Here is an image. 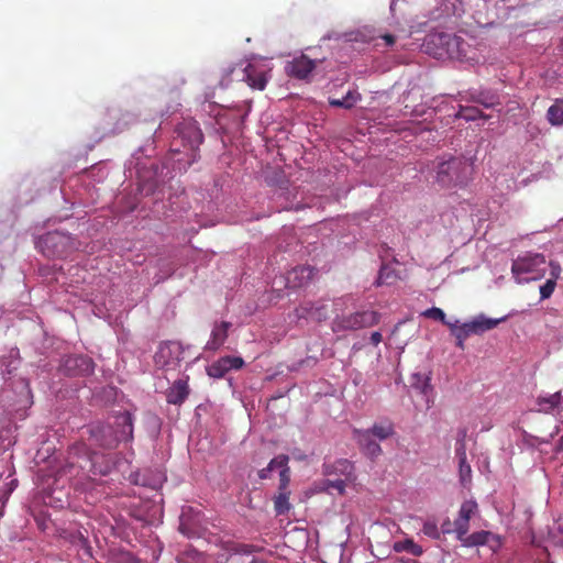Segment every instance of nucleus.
Wrapping results in <instances>:
<instances>
[{
	"mask_svg": "<svg viewBox=\"0 0 563 563\" xmlns=\"http://www.w3.org/2000/svg\"><path fill=\"white\" fill-rule=\"evenodd\" d=\"M115 424L120 428L117 431L102 423L91 424L88 428L89 442L103 449H114L121 441L132 440L133 418L129 411L119 413L115 417Z\"/></svg>",
	"mask_w": 563,
	"mask_h": 563,
	"instance_id": "nucleus-1",
	"label": "nucleus"
},
{
	"mask_svg": "<svg viewBox=\"0 0 563 563\" xmlns=\"http://www.w3.org/2000/svg\"><path fill=\"white\" fill-rule=\"evenodd\" d=\"M68 459V465L70 467L78 464L81 470H85L89 466V471L93 475H108L114 466V462L110 455L98 454L96 452L89 453L86 443L74 444L69 449Z\"/></svg>",
	"mask_w": 563,
	"mask_h": 563,
	"instance_id": "nucleus-2",
	"label": "nucleus"
},
{
	"mask_svg": "<svg viewBox=\"0 0 563 563\" xmlns=\"http://www.w3.org/2000/svg\"><path fill=\"white\" fill-rule=\"evenodd\" d=\"M472 166L464 157H450L437 168V183L443 188L465 185L471 176Z\"/></svg>",
	"mask_w": 563,
	"mask_h": 563,
	"instance_id": "nucleus-3",
	"label": "nucleus"
},
{
	"mask_svg": "<svg viewBox=\"0 0 563 563\" xmlns=\"http://www.w3.org/2000/svg\"><path fill=\"white\" fill-rule=\"evenodd\" d=\"M545 256L540 253H527L512 261L511 274L517 284L539 280L545 275Z\"/></svg>",
	"mask_w": 563,
	"mask_h": 563,
	"instance_id": "nucleus-4",
	"label": "nucleus"
},
{
	"mask_svg": "<svg viewBox=\"0 0 563 563\" xmlns=\"http://www.w3.org/2000/svg\"><path fill=\"white\" fill-rule=\"evenodd\" d=\"M505 318L492 319L481 314L470 322L459 324V321L448 323L452 335L456 339V345L464 349V341L472 334H482L496 328Z\"/></svg>",
	"mask_w": 563,
	"mask_h": 563,
	"instance_id": "nucleus-5",
	"label": "nucleus"
},
{
	"mask_svg": "<svg viewBox=\"0 0 563 563\" xmlns=\"http://www.w3.org/2000/svg\"><path fill=\"white\" fill-rule=\"evenodd\" d=\"M177 136L174 139L172 146H176L177 142L180 141L181 144L190 151V162L196 161L197 151L199 150L200 144L203 142V134L198 126L197 122L194 120H185L181 122L177 130ZM173 152L180 153L178 147H172Z\"/></svg>",
	"mask_w": 563,
	"mask_h": 563,
	"instance_id": "nucleus-6",
	"label": "nucleus"
},
{
	"mask_svg": "<svg viewBox=\"0 0 563 563\" xmlns=\"http://www.w3.org/2000/svg\"><path fill=\"white\" fill-rule=\"evenodd\" d=\"M380 314L376 311H356L347 316L333 319L331 329L333 332L356 331L373 327L379 322Z\"/></svg>",
	"mask_w": 563,
	"mask_h": 563,
	"instance_id": "nucleus-7",
	"label": "nucleus"
},
{
	"mask_svg": "<svg viewBox=\"0 0 563 563\" xmlns=\"http://www.w3.org/2000/svg\"><path fill=\"white\" fill-rule=\"evenodd\" d=\"M38 247L47 257H63L74 249V243L69 235L55 231L41 236Z\"/></svg>",
	"mask_w": 563,
	"mask_h": 563,
	"instance_id": "nucleus-8",
	"label": "nucleus"
},
{
	"mask_svg": "<svg viewBox=\"0 0 563 563\" xmlns=\"http://www.w3.org/2000/svg\"><path fill=\"white\" fill-rule=\"evenodd\" d=\"M235 73L241 77L240 80L246 81L252 89L264 90L267 85V71L262 68H257L253 64L231 67L221 80V84L223 85L224 81L229 82L228 77Z\"/></svg>",
	"mask_w": 563,
	"mask_h": 563,
	"instance_id": "nucleus-9",
	"label": "nucleus"
},
{
	"mask_svg": "<svg viewBox=\"0 0 563 563\" xmlns=\"http://www.w3.org/2000/svg\"><path fill=\"white\" fill-rule=\"evenodd\" d=\"M431 42L441 45L450 58L463 59L466 57L467 43L460 36L439 33L432 35Z\"/></svg>",
	"mask_w": 563,
	"mask_h": 563,
	"instance_id": "nucleus-10",
	"label": "nucleus"
},
{
	"mask_svg": "<svg viewBox=\"0 0 563 563\" xmlns=\"http://www.w3.org/2000/svg\"><path fill=\"white\" fill-rule=\"evenodd\" d=\"M316 67L317 62L302 54L288 60L285 65V71L289 77L308 80Z\"/></svg>",
	"mask_w": 563,
	"mask_h": 563,
	"instance_id": "nucleus-11",
	"label": "nucleus"
},
{
	"mask_svg": "<svg viewBox=\"0 0 563 563\" xmlns=\"http://www.w3.org/2000/svg\"><path fill=\"white\" fill-rule=\"evenodd\" d=\"M64 371L69 376H88L95 371V363L87 355H73L65 360Z\"/></svg>",
	"mask_w": 563,
	"mask_h": 563,
	"instance_id": "nucleus-12",
	"label": "nucleus"
},
{
	"mask_svg": "<svg viewBox=\"0 0 563 563\" xmlns=\"http://www.w3.org/2000/svg\"><path fill=\"white\" fill-rule=\"evenodd\" d=\"M322 470L325 477H344L345 479H355L354 465L346 459H340L334 462H324Z\"/></svg>",
	"mask_w": 563,
	"mask_h": 563,
	"instance_id": "nucleus-13",
	"label": "nucleus"
},
{
	"mask_svg": "<svg viewBox=\"0 0 563 563\" xmlns=\"http://www.w3.org/2000/svg\"><path fill=\"white\" fill-rule=\"evenodd\" d=\"M222 549L228 553L224 558L225 563H245L244 556H249L255 551L254 545L233 542L224 543Z\"/></svg>",
	"mask_w": 563,
	"mask_h": 563,
	"instance_id": "nucleus-14",
	"label": "nucleus"
},
{
	"mask_svg": "<svg viewBox=\"0 0 563 563\" xmlns=\"http://www.w3.org/2000/svg\"><path fill=\"white\" fill-rule=\"evenodd\" d=\"M231 325V322L228 321L216 322L211 331L210 340L207 342L205 350H219L228 339V332Z\"/></svg>",
	"mask_w": 563,
	"mask_h": 563,
	"instance_id": "nucleus-15",
	"label": "nucleus"
},
{
	"mask_svg": "<svg viewBox=\"0 0 563 563\" xmlns=\"http://www.w3.org/2000/svg\"><path fill=\"white\" fill-rule=\"evenodd\" d=\"M313 268L310 266H298L287 273V286L290 288H299L305 286L313 277Z\"/></svg>",
	"mask_w": 563,
	"mask_h": 563,
	"instance_id": "nucleus-16",
	"label": "nucleus"
},
{
	"mask_svg": "<svg viewBox=\"0 0 563 563\" xmlns=\"http://www.w3.org/2000/svg\"><path fill=\"white\" fill-rule=\"evenodd\" d=\"M189 395V386L187 379H177L166 390V400L170 405H181Z\"/></svg>",
	"mask_w": 563,
	"mask_h": 563,
	"instance_id": "nucleus-17",
	"label": "nucleus"
},
{
	"mask_svg": "<svg viewBox=\"0 0 563 563\" xmlns=\"http://www.w3.org/2000/svg\"><path fill=\"white\" fill-rule=\"evenodd\" d=\"M356 432H357L358 443H360L363 452L367 456H369L372 459H375L378 455H380L382 448H380V445L376 441H374L369 437V432H362V431H356Z\"/></svg>",
	"mask_w": 563,
	"mask_h": 563,
	"instance_id": "nucleus-18",
	"label": "nucleus"
},
{
	"mask_svg": "<svg viewBox=\"0 0 563 563\" xmlns=\"http://www.w3.org/2000/svg\"><path fill=\"white\" fill-rule=\"evenodd\" d=\"M547 119L553 126L563 125V99H556L548 109Z\"/></svg>",
	"mask_w": 563,
	"mask_h": 563,
	"instance_id": "nucleus-19",
	"label": "nucleus"
},
{
	"mask_svg": "<svg viewBox=\"0 0 563 563\" xmlns=\"http://www.w3.org/2000/svg\"><path fill=\"white\" fill-rule=\"evenodd\" d=\"M361 96L356 91H349L343 98H330L329 103L335 108L351 109L360 100Z\"/></svg>",
	"mask_w": 563,
	"mask_h": 563,
	"instance_id": "nucleus-20",
	"label": "nucleus"
},
{
	"mask_svg": "<svg viewBox=\"0 0 563 563\" xmlns=\"http://www.w3.org/2000/svg\"><path fill=\"white\" fill-rule=\"evenodd\" d=\"M562 399L561 393L556 391L547 397H539L537 404L539 406V410L545 413L551 412L555 409Z\"/></svg>",
	"mask_w": 563,
	"mask_h": 563,
	"instance_id": "nucleus-21",
	"label": "nucleus"
},
{
	"mask_svg": "<svg viewBox=\"0 0 563 563\" xmlns=\"http://www.w3.org/2000/svg\"><path fill=\"white\" fill-rule=\"evenodd\" d=\"M456 455L459 457L461 482L464 484L471 479L472 468L466 462V453L463 443L461 444V448L456 449Z\"/></svg>",
	"mask_w": 563,
	"mask_h": 563,
	"instance_id": "nucleus-22",
	"label": "nucleus"
},
{
	"mask_svg": "<svg viewBox=\"0 0 563 563\" xmlns=\"http://www.w3.org/2000/svg\"><path fill=\"white\" fill-rule=\"evenodd\" d=\"M472 99L484 106L485 108H493L496 104H499V97L496 93L489 91H479L472 95Z\"/></svg>",
	"mask_w": 563,
	"mask_h": 563,
	"instance_id": "nucleus-23",
	"label": "nucleus"
},
{
	"mask_svg": "<svg viewBox=\"0 0 563 563\" xmlns=\"http://www.w3.org/2000/svg\"><path fill=\"white\" fill-rule=\"evenodd\" d=\"M363 432H369V437H375L379 440H386L394 433V428L390 423H375L371 429Z\"/></svg>",
	"mask_w": 563,
	"mask_h": 563,
	"instance_id": "nucleus-24",
	"label": "nucleus"
},
{
	"mask_svg": "<svg viewBox=\"0 0 563 563\" xmlns=\"http://www.w3.org/2000/svg\"><path fill=\"white\" fill-rule=\"evenodd\" d=\"M397 278L398 276L394 268L388 265H382L375 285H393Z\"/></svg>",
	"mask_w": 563,
	"mask_h": 563,
	"instance_id": "nucleus-25",
	"label": "nucleus"
},
{
	"mask_svg": "<svg viewBox=\"0 0 563 563\" xmlns=\"http://www.w3.org/2000/svg\"><path fill=\"white\" fill-rule=\"evenodd\" d=\"M353 481L354 479H345L344 477H327L322 484L324 489H335L340 495H343L345 493L346 483Z\"/></svg>",
	"mask_w": 563,
	"mask_h": 563,
	"instance_id": "nucleus-26",
	"label": "nucleus"
},
{
	"mask_svg": "<svg viewBox=\"0 0 563 563\" xmlns=\"http://www.w3.org/2000/svg\"><path fill=\"white\" fill-rule=\"evenodd\" d=\"M290 492H278L274 497V509L277 515H284L290 509Z\"/></svg>",
	"mask_w": 563,
	"mask_h": 563,
	"instance_id": "nucleus-27",
	"label": "nucleus"
},
{
	"mask_svg": "<svg viewBox=\"0 0 563 563\" xmlns=\"http://www.w3.org/2000/svg\"><path fill=\"white\" fill-rule=\"evenodd\" d=\"M457 118H462L466 121H475L477 119H488L489 117L484 114L482 110L476 107H461L456 114Z\"/></svg>",
	"mask_w": 563,
	"mask_h": 563,
	"instance_id": "nucleus-28",
	"label": "nucleus"
},
{
	"mask_svg": "<svg viewBox=\"0 0 563 563\" xmlns=\"http://www.w3.org/2000/svg\"><path fill=\"white\" fill-rule=\"evenodd\" d=\"M301 309L306 312V314L317 321H322L327 319L325 306H317L314 303H306L301 306Z\"/></svg>",
	"mask_w": 563,
	"mask_h": 563,
	"instance_id": "nucleus-29",
	"label": "nucleus"
},
{
	"mask_svg": "<svg viewBox=\"0 0 563 563\" xmlns=\"http://www.w3.org/2000/svg\"><path fill=\"white\" fill-rule=\"evenodd\" d=\"M488 531H478L470 536H465L464 540H461L465 547L483 545L488 541Z\"/></svg>",
	"mask_w": 563,
	"mask_h": 563,
	"instance_id": "nucleus-30",
	"label": "nucleus"
},
{
	"mask_svg": "<svg viewBox=\"0 0 563 563\" xmlns=\"http://www.w3.org/2000/svg\"><path fill=\"white\" fill-rule=\"evenodd\" d=\"M225 362L224 356L213 362L207 368L208 375L213 378H222L229 372Z\"/></svg>",
	"mask_w": 563,
	"mask_h": 563,
	"instance_id": "nucleus-31",
	"label": "nucleus"
},
{
	"mask_svg": "<svg viewBox=\"0 0 563 563\" xmlns=\"http://www.w3.org/2000/svg\"><path fill=\"white\" fill-rule=\"evenodd\" d=\"M396 552L408 551L413 555H420L422 553L421 547L417 545L412 540L399 541L394 544Z\"/></svg>",
	"mask_w": 563,
	"mask_h": 563,
	"instance_id": "nucleus-32",
	"label": "nucleus"
},
{
	"mask_svg": "<svg viewBox=\"0 0 563 563\" xmlns=\"http://www.w3.org/2000/svg\"><path fill=\"white\" fill-rule=\"evenodd\" d=\"M477 503L475 500H465L460 508L459 517L470 521L472 516L477 511Z\"/></svg>",
	"mask_w": 563,
	"mask_h": 563,
	"instance_id": "nucleus-33",
	"label": "nucleus"
},
{
	"mask_svg": "<svg viewBox=\"0 0 563 563\" xmlns=\"http://www.w3.org/2000/svg\"><path fill=\"white\" fill-rule=\"evenodd\" d=\"M422 316L429 319L438 320L445 325H448V323H451L450 321L446 320L444 311L437 307L427 309L426 311L422 312Z\"/></svg>",
	"mask_w": 563,
	"mask_h": 563,
	"instance_id": "nucleus-34",
	"label": "nucleus"
},
{
	"mask_svg": "<svg viewBox=\"0 0 563 563\" xmlns=\"http://www.w3.org/2000/svg\"><path fill=\"white\" fill-rule=\"evenodd\" d=\"M470 528V521L457 517L454 521V531L456 533L457 539L464 540V537L467 534Z\"/></svg>",
	"mask_w": 563,
	"mask_h": 563,
	"instance_id": "nucleus-35",
	"label": "nucleus"
},
{
	"mask_svg": "<svg viewBox=\"0 0 563 563\" xmlns=\"http://www.w3.org/2000/svg\"><path fill=\"white\" fill-rule=\"evenodd\" d=\"M556 287V282L553 279H548L542 286H540V299L545 300L549 299L554 292Z\"/></svg>",
	"mask_w": 563,
	"mask_h": 563,
	"instance_id": "nucleus-36",
	"label": "nucleus"
},
{
	"mask_svg": "<svg viewBox=\"0 0 563 563\" xmlns=\"http://www.w3.org/2000/svg\"><path fill=\"white\" fill-rule=\"evenodd\" d=\"M288 462H289V457L288 455L286 454H279L277 455L276 457H274L269 463V468L275 470V468H280L284 470V468H289L288 467Z\"/></svg>",
	"mask_w": 563,
	"mask_h": 563,
	"instance_id": "nucleus-37",
	"label": "nucleus"
},
{
	"mask_svg": "<svg viewBox=\"0 0 563 563\" xmlns=\"http://www.w3.org/2000/svg\"><path fill=\"white\" fill-rule=\"evenodd\" d=\"M290 483V468H284L279 473L278 492H289L288 486Z\"/></svg>",
	"mask_w": 563,
	"mask_h": 563,
	"instance_id": "nucleus-38",
	"label": "nucleus"
},
{
	"mask_svg": "<svg viewBox=\"0 0 563 563\" xmlns=\"http://www.w3.org/2000/svg\"><path fill=\"white\" fill-rule=\"evenodd\" d=\"M228 371L240 369L244 365V361L239 356H224Z\"/></svg>",
	"mask_w": 563,
	"mask_h": 563,
	"instance_id": "nucleus-39",
	"label": "nucleus"
},
{
	"mask_svg": "<svg viewBox=\"0 0 563 563\" xmlns=\"http://www.w3.org/2000/svg\"><path fill=\"white\" fill-rule=\"evenodd\" d=\"M549 266H550V278L549 279H553V280L558 282V279L561 278V274H562V267H561L560 263L556 261H550Z\"/></svg>",
	"mask_w": 563,
	"mask_h": 563,
	"instance_id": "nucleus-40",
	"label": "nucleus"
},
{
	"mask_svg": "<svg viewBox=\"0 0 563 563\" xmlns=\"http://www.w3.org/2000/svg\"><path fill=\"white\" fill-rule=\"evenodd\" d=\"M422 531L426 536L437 538L439 536L437 525L433 522H426Z\"/></svg>",
	"mask_w": 563,
	"mask_h": 563,
	"instance_id": "nucleus-41",
	"label": "nucleus"
},
{
	"mask_svg": "<svg viewBox=\"0 0 563 563\" xmlns=\"http://www.w3.org/2000/svg\"><path fill=\"white\" fill-rule=\"evenodd\" d=\"M383 340L382 333L378 331H375L371 334V342L373 345H378Z\"/></svg>",
	"mask_w": 563,
	"mask_h": 563,
	"instance_id": "nucleus-42",
	"label": "nucleus"
},
{
	"mask_svg": "<svg viewBox=\"0 0 563 563\" xmlns=\"http://www.w3.org/2000/svg\"><path fill=\"white\" fill-rule=\"evenodd\" d=\"M272 472V468H269V465H267V467L265 468H262L260 472H258V477L261 479H265L268 477L269 473Z\"/></svg>",
	"mask_w": 563,
	"mask_h": 563,
	"instance_id": "nucleus-43",
	"label": "nucleus"
},
{
	"mask_svg": "<svg viewBox=\"0 0 563 563\" xmlns=\"http://www.w3.org/2000/svg\"><path fill=\"white\" fill-rule=\"evenodd\" d=\"M383 38L386 41L387 45H393L395 43V36L391 34H386Z\"/></svg>",
	"mask_w": 563,
	"mask_h": 563,
	"instance_id": "nucleus-44",
	"label": "nucleus"
},
{
	"mask_svg": "<svg viewBox=\"0 0 563 563\" xmlns=\"http://www.w3.org/2000/svg\"><path fill=\"white\" fill-rule=\"evenodd\" d=\"M250 563H266L265 561L263 560H252Z\"/></svg>",
	"mask_w": 563,
	"mask_h": 563,
	"instance_id": "nucleus-45",
	"label": "nucleus"
},
{
	"mask_svg": "<svg viewBox=\"0 0 563 563\" xmlns=\"http://www.w3.org/2000/svg\"><path fill=\"white\" fill-rule=\"evenodd\" d=\"M465 435H466V431L464 430V431L462 432V437L464 438Z\"/></svg>",
	"mask_w": 563,
	"mask_h": 563,
	"instance_id": "nucleus-46",
	"label": "nucleus"
},
{
	"mask_svg": "<svg viewBox=\"0 0 563 563\" xmlns=\"http://www.w3.org/2000/svg\"><path fill=\"white\" fill-rule=\"evenodd\" d=\"M561 444L563 445V437L561 438Z\"/></svg>",
	"mask_w": 563,
	"mask_h": 563,
	"instance_id": "nucleus-47",
	"label": "nucleus"
}]
</instances>
